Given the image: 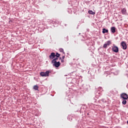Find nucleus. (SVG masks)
<instances>
[{"mask_svg": "<svg viewBox=\"0 0 128 128\" xmlns=\"http://www.w3.org/2000/svg\"><path fill=\"white\" fill-rule=\"evenodd\" d=\"M102 88L99 87L98 88V91L95 93V94L96 96V98H98V96H100L102 94Z\"/></svg>", "mask_w": 128, "mask_h": 128, "instance_id": "f257e3e1", "label": "nucleus"}, {"mask_svg": "<svg viewBox=\"0 0 128 128\" xmlns=\"http://www.w3.org/2000/svg\"><path fill=\"white\" fill-rule=\"evenodd\" d=\"M50 72V71H46V72H41L40 73V76H49Z\"/></svg>", "mask_w": 128, "mask_h": 128, "instance_id": "f03ea898", "label": "nucleus"}, {"mask_svg": "<svg viewBox=\"0 0 128 128\" xmlns=\"http://www.w3.org/2000/svg\"><path fill=\"white\" fill-rule=\"evenodd\" d=\"M52 64L53 66H55V68H58V66H60V61L53 62H52Z\"/></svg>", "mask_w": 128, "mask_h": 128, "instance_id": "7ed1b4c3", "label": "nucleus"}, {"mask_svg": "<svg viewBox=\"0 0 128 128\" xmlns=\"http://www.w3.org/2000/svg\"><path fill=\"white\" fill-rule=\"evenodd\" d=\"M121 46H122L123 50H126V48H128V46H126V42H124V41H122L121 42Z\"/></svg>", "mask_w": 128, "mask_h": 128, "instance_id": "20e7f679", "label": "nucleus"}, {"mask_svg": "<svg viewBox=\"0 0 128 128\" xmlns=\"http://www.w3.org/2000/svg\"><path fill=\"white\" fill-rule=\"evenodd\" d=\"M112 50L114 52H118V47L114 44V46L112 47Z\"/></svg>", "mask_w": 128, "mask_h": 128, "instance_id": "39448f33", "label": "nucleus"}, {"mask_svg": "<svg viewBox=\"0 0 128 128\" xmlns=\"http://www.w3.org/2000/svg\"><path fill=\"white\" fill-rule=\"evenodd\" d=\"M121 98H122L123 100H128V94L126 93H122V94H121Z\"/></svg>", "mask_w": 128, "mask_h": 128, "instance_id": "423d86ee", "label": "nucleus"}, {"mask_svg": "<svg viewBox=\"0 0 128 128\" xmlns=\"http://www.w3.org/2000/svg\"><path fill=\"white\" fill-rule=\"evenodd\" d=\"M121 12L124 16H126L128 14V12H126V8H122L121 10Z\"/></svg>", "mask_w": 128, "mask_h": 128, "instance_id": "0eeeda50", "label": "nucleus"}, {"mask_svg": "<svg viewBox=\"0 0 128 128\" xmlns=\"http://www.w3.org/2000/svg\"><path fill=\"white\" fill-rule=\"evenodd\" d=\"M56 58V53L52 52L50 54V56H49L50 60H54Z\"/></svg>", "mask_w": 128, "mask_h": 128, "instance_id": "6e6552de", "label": "nucleus"}, {"mask_svg": "<svg viewBox=\"0 0 128 128\" xmlns=\"http://www.w3.org/2000/svg\"><path fill=\"white\" fill-rule=\"evenodd\" d=\"M50 24H61V22L60 21H56V20H55V21H50Z\"/></svg>", "mask_w": 128, "mask_h": 128, "instance_id": "1a4fd4ad", "label": "nucleus"}, {"mask_svg": "<svg viewBox=\"0 0 128 128\" xmlns=\"http://www.w3.org/2000/svg\"><path fill=\"white\" fill-rule=\"evenodd\" d=\"M102 34H108V30L104 28H102Z\"/></svg>", "mask_w": 128, "mask_h": 128, "instance_id": "9d476101", "label": "nucleus"}, {"mask_svg": "<svg viewBox=\"0 0 128 128\" xmlns=\"http://www.w3.org/2000/svg\"><path fill=\"white\" fill-rule=\"evenodd\" d=\"M110 32H112V34H114L116 32V27L112 26L110 28Z\"/></svg>", "mask_w": 128, "mask_h": 128, "instance_id": "9b49d317", "label": "nucleus"}, {"mask_svg": "<svg viewBox=\"0 0 128 128\" xmlns=\"http://www.w3.org/2000/svg\"><path fill=\"white\" fill-rule=\"evenodd\" d=\"M72 118H74V117H72V115H69L68 116V120H70V122H72Z\"/></svg>", "mask_w": 128, "mask_h": 128, "instance_id": "f8f14e48", "label": "nucleus"}, {"mask_svg": "<svg viewBox=\"0 0 128 128\" xmlns=\"http://www.w3.org/2000/svg\"><path fill=\"white\" fill-rule=\"evenodd\" d=\"M83 89L84 92H86L88 90V86L86 85H84Z\"/></svg>", "mask_w": 128, "mask_h": 128, "instance_id": "ddd939ff", "label": "nucleus"}, {"mask_svg": "<svg viewBox=\"0 0 128 128\" xmlns=\"http://www.w3.org/2000/svg\"><path fill=\"white\" fill-rule=\"evenodd\" d=\"M88 14H96V12H93L92 10H88Z\"/></svg>", "mask_w": 128, "mask_h": 128, "instance_id": "4468645a", "label": "nucleus"}, {"mask_svg": "<svg viewBox=\"0 0 128 128\" xmlns=\"http://www.w3.org/2000/svg\"><path fill=\"white\" fill-rule=\"evenodd\" d=\"M34 88L35 90H38V86L36 85L34 86Z\"/></svg>", "mask_w": 128, "mask_h": 128, "instance_id": "2eb2a0df", "label": "nucleus"}, {"mask_svg": "<svg viewBox=\"0 0 128 128\" xmlns=\"http://www.w3.org/2000/svg\"><path fill=\"white\" fill-rule=\"evenodd\" d=\"M58 60V57L56 56V58H55L54 59H53V60H52V62H56V60Z\"/></svg>", "mask_w": 128, "mask_h": 128, "instance_id": "dca6fc26", "label": "nucleus"}, {"mask_svg": "<svg viewBox=\"0 0 128 128\" xmlns=\"http://www.w3.org/2000/svg\"><path fill=\"white\" fill-rule=\"evenodd\" d=\"M106 44H107V46H110V44H112V42L110 40H108L106 42Z\"/></svg>", "mask_w": 128, "mask_h": 128, "instance_id": "f3484780", "label": "nucleus"}, {"mask_svg": "<svg viewBox=\"0 0 128 128\" xmlns=\"http://www.w3.org/2000/svg\"><path fill=\"white\" fill-rule=\"evenodd\" d=\"M55 56H57V58H60V54L56 52V54H55Z\"/></svg>", "mask_w": 128, "mask_h": 128, "instance_id": "a211bd4d", "label": "nucleus"}, {"mask_svg": "<svg viewBox=\"0 0 128 128\" xmlns=\"http://www.w3.org/2000/svg\"><path fill=\"white\" fill-rule=\"evenodd\" d=\"M122 104H126V100H124L122 102Z\"/></svg>", "mask_w": 128, "mask_h": 128, "instance_id": "6ab92c4d", "label": "nucleus"}, {"mask_svg": "<svg viewBox=\"0 0 128 128\" xmlns=\"http://www.w3.org/2000/svg\"><path fill=\"white\" fill-rule=\"evenodd\" d=\"M68 14H72V9H68Z\"/></svg>", "mask_w": 128, "mask_h": 128, "instance_id": "aec40b11", "label": "nucleus"}, {"mask_svg": "<svg viewBox=\"0 0 128 128\" xmlns=\"http://www.w3.org/2000/svg\"><path fill=\"white\" fill-rule=\"evenodd\" d=\"M64 40L66 42H68V36H66V37L64 38Z\"/></svg>", "mask_w": 128, "mask_h": 128, "instance_id": "412c9836", "label": "nucleus"}, {"mask_svg": "<svg viewBox=\"0 0 128 128\" xmlns=\"http://www.w3.org/2000/svg\"><path fill=\"white\" fill-rule=\"evenodd\" d=\"M108 47V45L106 44H104L103 46V48H106Z\"/></svg>", "mask_w": 128, "mask_h": 128, "instance_id": "4be33fe9", "label": "nucleus"}, {"mask_svg": "<svg viewBox=\"0 0 128 128\" xmlns=\"http://www.w3.org/2000/svg\"><path fill=\"white\" fill-rule=\"evenodd\" d=\"M59 51L60 52H64V49L62 48H59Z\"/></svg>", "mask_w": 128, "mask_h": 128, "instance_id": "5701e85b", "label": "nucleus"}, {"mask_svg": "<svg viewBox=\"0 0 128 128\" xmlns=\"http://www.w3.org/2000/svg\"><path fill=\"white\" fill-rule=\"evenodd\" d=\"M102 102L104 104H106V99H102Z\"/></svg>", "mask_w": 128, "mask_h": 128, "instance_id": "b1692460", "label": "nucleus"}, {"mask_svg": "<svg viewBox=\"0 0 128 128\" xmlns=\"http://www.w3.org/2000/svg\"><path fill=\"white\" fill-rule=\"evenodd\" d=\"M110 94H114V91H112V90H110Z\"/></svg>", "mask_w": 128, "mask_h": 128, "instance_id": "393cba45", "label": "nucleus"}, {"mask_svg": "<svg viewBox=\"0 0 128 128\" xmlns=\"http://www.w3.org/2000/svg\"><path fill=\"white\" fill-rule=\"evenodd\" d=\"M64 58H66V56H62V60H64Z\"/></svg>", "mask_w": 128, "mask_h": 128, "instance_id": "a878e982", "label": "nucleus"}, {"mask_svg": "<svg viewBox=\"0 0 128 128\" xmlns=\"http://www.w3.org/2000/svg\"><path fill=\"white\" fill-rule=\"evenodd\" d=\"M61 62H64V59H62Z\"/></svg>", "mask_w": 128, "mask_h": 128, "instance_id": "bb28decb", "label": "nucleus"}, {"mask_svg": "<svg viewBox=\"0 0 128 128\" xmlns=\"http://www.w3.org/2000/svg\"><path fill=\"white\" fill-rule=\"evenodd\" d=\"M36 116H40V113H38V114H36Z\"/></svg>", "mask_w": 128, "mask_h": 128, "instance_id": "cd10ccee", "label": "nucleus"}, {"mask_svg": "<svg viewBox=\"0 0 128 128\" xmlns=\"http://www.w3.org/2000/svg\"><path fill=\"white\" fill-rule=\"evenodd\" d=\"M62 53L64 54H66V52H64L63 51Z\"/></svg>", "mask_w": 128, "mask_h": 128, "instance_id": "c85d7f7f", "label": "nucleus"}, {"mask_svg": "<svg viewBox=\"0 0 128 128\" xmlns=\"http://www.w3.org/2000/svg\"><path fill=\"white\" fill-rule=\"evenodd\" d=\"M60 60H62V58H61V57H60Z\"/></svg>", "mask_w": 128, "mask_h": 128, "instance_id": "c756f323", "label": "nucleus"}, {"mask_svg": "<svg viewBox=\"0 0 128 128\" xmlns=\"http://www.w3.org/2000/svg\"><path fill=\"white\" fill-rule=\"evenodd\" d=\"M65 26H66V24H65Z\"/></svg>", "mask_w": 128, "mask_h": 128, "instance_id": "7c9ffc66", "label": "nucleus"}, {"mask_svg": "<svg viewBox=\"0 0 128 128\" xmlns=\"http://www.w3.org/2000/svg\"><path fill=\"white\" fill-rule=\"evenodd\" d=\"M127 124H128V120H127Z\"/></svg>", "mask_w": 128, "mask_h": 128, "instance_id": "2f4dec72", "label": "nucleus"}, {"mask_svg": "<svg viewBox=\"0 0 128 128\" xmlns=\"http://www.w3.org/2000/svg\"><path fill=\"white\" fill-rule=\"evenodd\" d=\"M88 114H90L88 113Z\"/></svg>", "mask_w": 128, "mask_h": 128, "instance_id": "473e14b6", "label": "nucleus"}, {"mask_svg": "<svg viewBox=\"0 0 128 128\" xmlns=\"http://www.w3.org/2000/svg\"><path fill=\"white\" fill-rule=\"evenodd\" d=\"M42 30H44V28H42Z\"/></svg>", "mask_w": 128, "mask_h": 128, "instance_id": "72a5a7b5", "label": "nucleus"}]
</instances>
